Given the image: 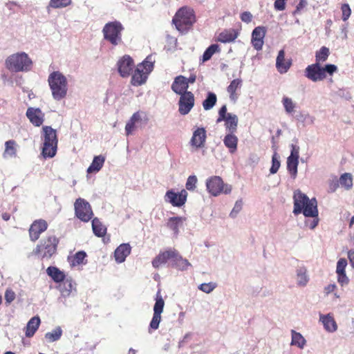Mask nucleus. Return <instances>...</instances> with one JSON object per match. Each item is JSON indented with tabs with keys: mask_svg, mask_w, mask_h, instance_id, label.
<instances>
[{
	"mask_svg": "<svg viewBox=\"0 0 354 354\" xmlns=\"http://www.w3.org/2000/svg\"><path fill=\"white\" fill-rule=\"evenodd\" d=\"M293 200L294 214L298 215L303 213L306 217L314 218L309 225L310 229H314L318 224V209L316 199L315 198L309 199L306 194L299 190H297L294 192Z\"/></svg>",
	"mask_w": 354,
	"mask_h": 354,
	"instance_id": "nucleus-1",
	"label": "nucleus"
},
{
	"mask_svg": "<svg viewBox=\"0 0 354 354\" xmlns=\"http://www.w3.org/2000/svg\"><path fill=\"white\" fill-rule=\"evenodd\" d=\"M196 22L194 10L188 6L178 9L172 19V23L180 32L185 33L190 30Z\"/></svg>",
	"mask_w": 354,
	"mask_h": 354,
	"instance_id": "nucleus-2",
	"label": "nucleus"
},
{
	"mask_svg": "<svg viewBox=\"0 0 354 354\" xmlns=\"http://www.w3.org/2000/svg\"><path fill=\"white\" fill-rule=\"evenodd\" d=\"M48 82L55 100H60L66 96L68 82L62 73L59 71L51 73L48 76Z\"/></svg>",
	"mask_w": 354,
	"mask_h": 354,
	"instance_id": "nucleus-3",
	"label": "nucleus"
},
{
	"mask_svg": "<svg viewBox=\"0 0 354 354\" xmlns=\"http://www.w3.org/2000/svg\"><path fill=\"white\" fill-rule=\"evenodd\" d=\"M5 65L12 72L29 71L32 68V62L26 53H17L7 57Z\"/></svg>",
	"mask_w": 354,
	"mask_h": 354,
	"instance_id": "nucleus-4",
	"label": "nucleus"
},
{
	"mask_svg": "<svg viewBox=\"0 0 354 354\" xmlns=\"http://www.w3.org/2000/svg\"><path fill=\"white\" fill-rule=\"evenodd\" d=\"M337 71V67L334 64H326L322 67L315 63L306 68L305 76L313 82L322 81L326 77V73L332 75Z\"/></svg>",
	"mask_w": 354,
	"mask_h": 354,
	"instance_id": "nucleus-5",
	"label": "nucleus"
},
{
	"mask_svg": "<svg viewBox=\"0 0 354 354\" xmlns=\"http://www.w3.org/2000/svg\"><path fill=\"white\" fill-rule=\"evenodd\" d=\"M59 239L55 235H50L42 239L34 250L36 255L42 259H50L57 251Z\"/></svg>",
	"mask_w": 354,
	"mask_h": 354,
	"instance_id": "nucleus-6",
	"label": "nucleus"
},
{
	"mask_svg": "<svg viewBox=\"0 0 354 354\" xmlns=\"http://www.w3.org/2000/svg\"><path fill=\"white\" fill-rule=\"evenodd\" d=\"M124 28L120 21L109 22L103 28L102 32L105 40L113 46H117L122 42V31Z\"/></svg>",
	"mask_w": 354,
	"mask_h": 354,
	"instance_id": "nucleus-7",
	"label": "nucleus"
},
{
	"mask_svg": "<svg viewBox=\"0 0 354 354\" xmlns=\"http://www.w3.org/2000/svg\"><path fill=\"white\" fill-rule=\"evenodd\" d=\"M153 68V63L148 60V57L139 64L134 71L131 83L133 86H138L145 83L148 75Z\"/></svg>",
	"mask_w": 354,
	"mask_h": 354,
	"instance_id": "nucleus-8",
	"label": "nucleus"
},
{
	"mask_svg": "<svg viewBox=\"0 0 354 354\" xmlns=\"http://www.w3.org/2000/svg\"><path fill=\"white\" fill-rule=\"evenodd\" d=\"M207 192L213 196H218L221 194H228L232 191V186L225 184L223 179L218 176H213L206 180Z\"/></svg>",
	"mask_w": 354,
	"mask_h": 354,
	"instance_id": "nucleus-9",
	"label": "nucleus"
},
{
	"mask_svg": "<svg viewBox=\"0 0 354 354\" xmlns=\"http://www.w3.org/2000/svg\"><path fill=\"white\" fill-rule=\"evenodd\" d=\"M75 216L83 222H88L93 216L91 205L82 198L76 199L74 203Z\"/></svg>",
	"mask_w": 354,
	"mask_h": 354,
	"instance_id": "nucleus-10",
	"label": "nucleus"
},
{
	"mask_svg": "<svg viewBox=\"0 0 354 354\" xmlns=\"http://www.w3.org/2000/svg\"><path fill=\"white\" fill-rule=\"evenodd\" d=\"M188 194L185 189L176 193L172 189L168 190L165 194V201L171 203L174 207H182L187 201Z\"/></svg>",
	"mask_w": 354,
	"mask_h": 354,
	"instance_id": "nucleus-11",
	"label": "nucleus"
},
{
	"mask_svg": "<svg viewBox=\"0 0 354 354\" xmlns=\"http://www.w3.org/2000/svg\"><path fill=\"white\" fill-rule=\"evenodd\" d=\"M195 98L192 92H187L180 95L178 101V111L183 115L188 114L194 106Z\"/></svg>",
	"mask_w": 354,
	"mask_h": 354,
	"instance_id": "nucleus-12",
	"label": "nucleus"
},
{
	"mask_svg": "<svg viewBox=\"0 0 354 354\" xmlns=\"http://www.w3.org/2000/svg\"><path fill=\"white\" fill-rule=\"evenodd\" d=\"M48 223L44 219H37L32 222L28 230L30 241L35 242L40 235L48 228Z\"/></svg>",
	"mask_w": 354,
	"mask_h": 354,
	"instance_id": "nucleus-13",
	"label": "nucleus"
},
{
	"mask_svg": "<svg viewBox=\"0 0 354 354\" xmlns=\"http://www.w3.org/2000/svg\"><path fill=\"white\" fill-rule=\"evenodd\" d=\"M117 67L121 77H129L134 67L133 59L129 55H125L119 59Z\"/></svg>",
	"mask_w": 354,
	"mask_h": 354,
	"instance_id": "nucleus-14",
	"label": "nucleus"
},
{
	"mask_svg": "<svg viewBox=\"0 0 354 354\" xmlns=\"http://www.w3.org/2000/svg\"><path fill=\"white\" fill-rule=\"evenodd\" d=\"M266 33V29L264 26H257L253 30L252 32L251 42L255 50H261L262 49Z\"/></svg>",
	"mask_w": 354,
	"mask_h": 354,
	"instance_id": "nucleus-15",
	"label": "nucleus"
},
{
	"mask_svg": "<svg viewBox=\"0 0 354 354\" xmlns=\"http://www.w3.org/2000/svg\"><path fill=\"white\" fill-rule=\"evenodd\" d=\"M176 257V250L169 249L164 252H161L152 261V266L155 268H158L161 265L171 260L172 262L174 257Z\"/></svg>",
	"mask_w": 354,
	"mask_h": 354,
	"instance_id": "nucleus-16",
	"label": "nucleus"
},
{
	"mask_svg": "<svg viewBox=\"0 0 354 354\" xmlns=\"http://www.w3.org/2000/svg\"><path fill=\"white\" fill-rule=\"evenodd\" d=\"M206 140V131L204 128H197L193 133L192 137L190 140V145L192 147L198 149L203 148L205 146Z\"/></svg>",
	"mask_w": 354,
	"mask_h": 354,
	"instance_id": "nucleus-17",
	"label": "nucleus"
},
{
	"mask_svg": "<svg viewBox=\"0 0 354 354\" xmlns=\"http://www.w3.org/2000/svg\"><path fill=\"white\" fill-rule=\"evenodd\" d=\"M26 117L35 127H40L44 120V114L40 109L29 107L26 111Z\"/></svg>",
	"mask_w": 354,
	"mask_h": 354,
	"instance_id": "nucleus-18",
	"label": "nucleus"
},
{
	"mask_svg": "<svg viewBox=\"0 0 354 354\" xmlns=\"http://www.w3.org/2000/svg\"><path fill=\"white\" fill-rule=\"evenodd\" d=\"M292 65L291 59H285V51L284 50H280L276 59V68L277 71L283 74L286 73Z\"/></svg>",
	"mask_w": 354,
	"mask_h": 354,
	"instance_id": "nucleus-19",
	"label": "nucleus"
},
{
	"mask_svg": "<svg viewBox=\"0 0 354 354\" xmlns=\"http://www.w3.org/2000/svg\"><path fill=\"white\" fill-rule=\"evenodd\" d=\"M43 144L57 145L58 138L56 130L50 126H44L42 127Z\"/></svg>",
	"mask_w": 354,
	"mask_h": 354,
	"instance_id": "nucleus-20",
	"label": "nucleus"
},
{
	"mask_svg": "<svg viewBox=\"0 0 354 354\" xmlns=\"http://www.w3.org/2000/svg\"><path fill=\"white\" fill-rule=\"evenodd\" d=\"M188 82L187 78L183 75L177 76L171 85L172 91L179 95L188 92Z\"/></svg>",
	"mask_w": 354,
	"mask_h": 354,
	"instance_id": "nucleus-21",
	"label": "nucleus"
},
{
	"mask_svg": "<svg viewBox=\"0 0 354 354\" xmlns=\"http://www.w3.org/2000/svg\"><path fill=\"white\" fill-rule=\"evenodd\" d=\"M131 248L129 243H122L120 245L114 252L115 261L118 263H122L125 261L127 257L130 254Z\"/></svg>",
	"mask_w": 354,
	"mask_h": 354,
	"instance_id": "nucleus-22",
	"label": "nucleus"
},
{
	"mask_svg": "<svg viewBox=\"0 0 354 354\" xmlns=\"http://www.w3.org/2000/svg\"><path fill=\"white\" fill-rule=\"evenodd\" d=\"M186 221L185 217L174 216L170 217L166 223V226L173 231L174 234L177 236L179 234V227Z\"/></svg>",
	"mask_w": 354,
	"mask_h": 354,
	"instance_id": "nucleus-23",
	"label": "nucleus"
},
{
	"mask_svg": "<svg viewBox=\"0 0 354 354\" xmlns=\"http://www.w3.org/2000/svg\"><path fill=\"white\" fill-rule=\"evenodd\" d=\"M40 322L41 321L38 316H35L28 321L25 331L27 337H31L35 335L39 327Z\"/></svg>",
	"mask_w": 354,
	"mask_h": 354,
	"instance_id": "nucleus-24",
	"label": "nucleus"
},
{
	"mask_svg": "<svg viewBox=\"0 0 354 354\" xmlns=\"http://www.w3.org/2000/svg\"><path fill=\"white\" fill-rule=\"evenodd\" d=\"M320 320L322 321L326 330L333 333L337 330V323L333 317H332L330 314L326 315H321Z\"/></svg>",
	"mask_w": 354,
	"mask_h": 354,
	"instance_id": "nucleus-25",
	"label": "nucleus"
},
{
	"mask_svg": "<svg viewBox=\"0 0 354 354\" xmlns=\"http://www.w3.org/2000/svg\"><path fill=\"white\" fill-rule=\"evenodd\" d=\"M46 273L55 283H60L66 278L65 274L55 266H49L46 269Z\"/></svg>",
	"mask_w": 354,
	"mask_h": 354,
	"instance_id": "nucleus-26",
	"label": "nucleus"
},
{
	"mask_svg": "<svg viewBox=\"0 0 354 354\" xmlns=\"http://www.w3.org/2000/svg\"><path fill=\"white\" fill-rule=\"evenodd\" d=\"M223 142L225 146L228 148L230 153H234L236 151L238 138L234 133H227L223 139Z\"/></svg>",
	"mask_w": 354,
	"mask_h": 354,
	"instance_id": "nucleus-27",
	"label": "nucleus"
},
{
	"mask_svg": "<svg viewBox=\"0 0 354 354\" xmlns=\"http://www.w3.org/2000/svg\"><path fill=\"white\" fill-rule=\"evenodd\" d=\"M238 37V32L234 29L225 30L218 36V41L222 43L234 41Z\"/></svg>",
	"mask_w": 354,
	"mask_h": 354,
	"instance_id": "nucleus-28",
	"label": "nucleus"
},
{
	"mask_svg": "<svg viewBox=\"0 0 354 354\" xmlns=\"http://www.w3.org/2000/svg\"><path fill=\"white\" fill-rule=\"evenodd\" d=\"M59 285V290L63 297H68L72 291L75 289V283L71 279H65Z\"/></svg>",
	"mask_w": 354,
	"mask_h": 354,
	"instance_id": "nucleus-29",
	"label": "nucleus"
},
{
	"mask_svg": "<svg viewBox=\"0 0 354 354\" xmlns=\"http://www.w3.org/2000/svg\"><path fill=\"white\" fill-rule=\"evenodd\" d=\"M223 121H225V127L229 133H234L236 131L238 117L236 115L229 113L227 117Z\"/></svg>",
	"mask_w": 354,
	"mask_h": 354,
	"instance_id": "nucleus-30",
	"label": "nucleus"
},
{
	"mask_svg": "<svg viewBox=\"0 0 354 354\" xmlns=\"http://www.w3.org/2000/svg\"><path fill=\"white\" fill-rule=\"evenodd\" d=\"M242 86V80L239 78L233 80L227 88V91L230 94L232 100L235 101L237 99L236 91L241 88Z\"/></svg>",
	"mask_w": 354,
	"mask_h": 354,
	"instance_id": "nucleus-31",
	"label": "nucleus"
},
{
	"mask_svg": "<svg viewBox=\"0 0 354 354\" xmlns=\"http://www.w3.org/2000/svg\"><path fill=\"white\" fill-rule=\"evenodd\" d=\"M92 229L94 234L98 237H103L106 233V227L97 218L92 220Z\"/></svg>",
	"mask_w": 354,
	"mask_h": 354,
	"instance_id": "nucleus-32",
	"label": "nucleus"
},
{
	"mask_svg": "<svg viewBox=\"0 0 354 354\" xmlns=\"http://www.w3.org/2000/svg\"><path fill=\"white\" fill-rule=\"evenodd\" d=\"M105 161V158L102 156H95L92 163L87 169V172L91 174L99 171L102 167Z\"/></svg>",
	"mask_w": 354,
	"mask_h": 354,
	"instance_id": "nucleus-33",
	"label": "nucleus"
},
{
	"mask_svg": "<svg viewBox=\"0 0 354 354\" xmlns=\"http://www.w3.org/2000/svg\"><path fill=\"white\" fill-rule=\"evenodd\" d=\"M16 142L13 140L6 141L5 143L4 158L15 157L17 155Z\"/></svg>",
	"mask_w": 354,
	"mask_h": 354,
	"instance_id": "nucleus-34",
	"label": "nucleus"
},
{
	"mask_svg": "<svg viewBox=\"0 0 354 354\" xmlns=\"http://www.w3.org/2000/svg\"><path fill=\"white\" fill-rule=\"evenodd\" d=\"M57 150V145L43 144L41 154L45 158H53Z\"/></svg>",
	"mask_w": 354,
	"mask_h": 354,
	"instance_id": "nucleus-35",
	"label": "nucleus"
},
{
	"mask_svg": "<svg viewBox=\"0 0 354 354\" xmlns=\"http://www.w3.org/2000/svg\"><path fill=\"white\" fill-rule=\"evenodd\" d=\"M217 102V97L214 93L209 92L203 102V107L205 111L212 109Z\"/></svg>",
	"mask_w": 354,
	"mask_h": 354,
	"instance_id": "nucleus-36",
	"label": "nucleus"
},
{
	"mask_svg": "<svg viewBox=\"0 0 354 354\" xmlns=\"http://www.w3.org/2000/svg\"><path fill=\"white\" fill-rule=\"evenodd\" d=\"M330 55L329 49L326 46H322L319 50L316 52L315 54V63L321 64L327 60Z\"/></svg>",
	"mask_w": 354,
	"mask_h": 354,
	"instance_id": "nucleus-37",
	"label": "nucleus"
},
{
	"mask_svg": "<svg viewBox=\"0 0 354 354\" xmlns=\"http://www.w3.org/2000/svg\"><path fill=\"white\" fill-rule=\"evenodd\" d=\"M173 265L176 266L178 269L183 270H186L189 266V262L183 259L176 250V257H174V261L172 262Z\"/></svg>",
	"mask_w": 354,
	"mask_h": 354,
	"instance_id": "nucleus-38",
	"label": "nucleus"
},
{
	"mask_svg": "<svg viewBox=\"0 0 354 354\" xmlns=\"http://www.w3.org/2000/svg\"><path fill=\"white\" fill-rule=\"evenodd\" d=\"M292 340L291 345L297 346L300 348H303L306 344V340L304 337L299 333L294 330H292Z\"/></svg>",
	"mask_w": 354,
	"mask_h": 354,
	"instance_id": "nucleus-39",
	"label": "nucleus"
},
{
	"mask_svg": "<svg viewBox=\"0 0 354 354\" xmlns=\"http://www.w3.org/2000/svg\"><path fill=\"white\" fill-rule=\"evenodd\" d=\"M298 165L299 159L291 158H287V169L293 178L297 176Z\"/></svg>",
	"mask_w": 354,
	"mask_h": 354,
	"instance_id": "nucleus-40",
	"label": "nucleus"
},
{
	"mask_svg": "<svg viewBox=\"0 0 354 354\" xmlns=\"http://www.w3.org/2000/svg\"><path fill=\"white\" fill-rule=\"evenodd\" d=\"M72 3V0H50L47 8H64Z\"/></svg>",
	"mask_w": 354,
	"mask_h": 354,
	"instance_id": "nucleus-41",
	"label": "nucleus"
},
{
	"mask_svg": "<svg viewBox=\"0 0 354 354\" xmlns=\"http://www.w3.org/2000/svg\"><path fill=\"white\" fill-rule=\"evenodd\" d=\"M62 335V330L60 327H57L51 332L45 334V338L48 342H53L60 339Z\"/></svg>",
	"mask_w": 354,
	"mask_h": 354,
	"instance_id": "nucleus-42",
	"label": "nucleus"
},
{
	"mask_svg": "<svg viewBox=\"0 0 354 354\" xmlns=\"http://www.w3.org/2000/svg\"><path fill=\"white\" fill-rule=\"evenodd\" d=\"M220 52V48L218 44L210 45L204 52L203 55V61L206 62L211 59L212 56L216 53Z\"/></svg>",
	"mask_w": 354,
	"mask_h": 354,
	"instance_id": "nucleus-43",
	"label": "nucleus"
},
{
	"mask_svg": "<svg viewBox=\"0 0 354 354\" xmlns=\"http://www.w3.org/2000/svg\"><path fill=\"white\" fill-rule=\"evenodd\" d=\"M339 183L346 189H349L353 186V178L351 174L344 173L339 178Z\"/></svg>",
	"mask_w": 354,
	"mask_h": 354,
	"instance_id": "nucleus-44",
	"label": "nucleus"
},
{
	"mask_svg": "<svg viewBox=\"0 0 354 354\" xmlns=\"http://www.w3.org/2000/svg\"><path fill=\"white\" fill-rule=\"evenodd\" d=\"M281 163L279 161V156L278 153L275 151L272 157V166L270 169V171L271 174H276L279 167H280Z\"/></svg>",
	"mask_w": 354,
	"mask_h": 354,
	"instance_id": "nucleus-45",
	"label": "nucleus"
},
{
	"mask_svg": "<svg viewBox=\"0 0 354 354\" xmlns=\"http://www.w3.org/2000/svg\"><path fill=\"white\" fill-rule=\"evenodd\" d=\"M165 306V301L162 299L161 296L157 295L156 299V303L153 306V313L157 315H160L163 311Z\"/></svg>",
	"mask_w": 354,
	"mask_h": 354,
	"instance_id": "nucleus-46",
	"label": "nucleus"
},
{
	"mask_svg": "<svg viewBox=\"0 0 354 354\" xmlns=\"http://www.w3.org/2000/svg\"><path fill=\"white\" fill-rule=\"evenodd\" d=\"M282 102L285 110L288 113H291L294 111L295 104L290 98L284 97Z\"/></svg>",
	"mask_w": 354,
	"mask_h": 354,
	"instance_id": "nucleus-47",
	"label": "nucleus"
},
{
	"mask_svg": "<svg viewBox=\"0 0 354 354\" xmlns=\"http://www.w3.org/2000/svg\"><path fill=\"white\" fill-rule=\"evenodd\" d=\"M160 321H161V315L153 313L152 319L149 324V333H151V330L158 329L159 327V324H160Z\"/></svg>",
	"mask_w": 354,
	"mask_h": 354,
	"instance_id": "nucleus-48",
	"label": "nucleus"
},
{
	"mask_svg": "<svg viewBox=\"0 0 354 354\" xmlns=\"http://www.w3.org/2000/svg\"><path fill=\"white\" fill-rule=\"evenodd\" d=\"M86 254L84 251L77 252L73 258V265H80L84 263Z\"/></svg>",
	"mask_w": 354,
	"mask_h": 354,
	"instance_id": "nucleus-49",
	"label": "nucleus"
},
{
	"mask_svg": "<svg viewBox=\"0 0 354 354\" xmlns=\"http://www.w3.org/2000/svg\"><path fill=\"white\" fill-rule=\"evenodd\" d=\"M198 179L196 176H189L187 180L185 187L187 190L194 191L196 187Z\"/></svg>",
	"mask_w": 354,
	"mask_h": 354,
	"instance_id": "nucleus-50",
	"label": "nucleus"
},
{
	"mask_svg": "<svg viewBox=\"0 0 354 354\" xmlns=\"http://www.w3.org/2000/svg\"><path fill=\"white\" fill-rule=\"evenodd\" d=\"M308 281L306 271L299 270L297 272V284L300 286H305Z\"/></svg>",
	"mask_w": 354,
	"mask_h": 354,
	"instance_id": "nucleus-51",
	"label": "nucleus"
},
{
	"mask_svg": "<svg viewBox=\"0 0 354 354\" xmlns=\"http://www.w3.org/2000/svg\"><path fill=\"white\" fill-rule=\"evenodd\" d=\"M216 287V284L212 282L209 283H204L201 284L198 286L199 290L201 291L205 292V293H210L212 291H213Z\"/></svg>",
	"mask_w": 354,
	"mask_h": 354,
	"instance_id": "nucleus-52",
	"label": "nucleus"
},
{
	"mask_svg": "<svg viewBox=\"0 0 354 354\" xmlns=\"http://www.w3.org/2000/svg\"><path fill=\"white\" fill-rule=\"evenodd\" d=\"M341 10L342 12V19L344 21L348 20L351 14V10L348 4L344 3L341 6Z\"/></svg>",
	"mask_w": 354,
	"mask_h": 354,
	"instance_id": "nucleus-53",
	"label": "nucleus"
},
{
	"mask_svg": "<svg viewBox=\"0 0 354 354\" xmlns=\"http://www.w3.org/2000/svg\"><path fill=\"white\" fill-rule=\"evenodd\" d=\"M16 297L15 292L10 288H8L5 292V300L6 303L10 304L12 303Z\"/></svg>",
	"mask_w": 354,
	"mask_h": 354,
	"instance_id": "nucleus-54",
	"label": "nucleus"
},
{
	"mask_svg": "<svg viewBox=\"0 0 354 354\" xmlns=\"http://www.w3.org/2000/svg\"><path fill=\"white\" fill-rule=\"evenodd\" d=\"M243 207V201L242 200H238L234 205V208L232 209V212H230V216L234 218L236 216L238 213L242 209Z\"/></svg>",
	"mask_w": 354,
	"mask_h": 354,
	"instance_id": "nucleus-55",
	"label": "nucleus"
},
{
	"mask_svg": "<svg viewBox=\"0 0 354 354\" xmlns=\"http://www.w3.org/2000/svg\"><path fill=\"white\" fill-rule=\"evenodd\" d=\"M347 266V261L342 258L339 259V261L337 263V268H336V272L337 273H342L345 272V268Z\"/></svg>",
	"mask_w": 354,
	"mask_h": 354,
	"instance_id": "nucleus-56",
	"label": "nucleus"
},
{
	"mask_svg": "<svg viewBox=\"0 0 354 354\" xmlns=\"http://www.w3.org/2000/svg\"><path fill=\"white\" fill-rule=\"evenodd\" d=\"M227 106L226 105H223L221 106V108L219 109L218 111V117L216 120V122L219 123L222 122L225 118L227 117Z\"/></svg>",
	"mask_w": 354,
	"mask_h": 354,
	"instance_id": "nucleus-57",
	"label": "nucleus"
},
{
	"mask_svg": "<svg viewBox=\"0 0 354 354\" xmlns=\"http://www.w3.org/2000/svg\"><path fill=\"white\" fill-rule=\"evenodd\" d=\"M136 122H133L129 119V120L127 122L125 126V132L127 136H129L133 133V131L136 129Z\"/></svg>",
	"mask_w": 354,
	"mask_h": 354,
	"instance_id": "nucleus-58",
	"label": "nucleus"
},
{
	"mask_svg": "<svg viewBox=\"0 0 354 354\" xmlns=\"http://www.w3.org/2000/svg\"><path fill=\"white\" fill-rule=\"evenodd\" d=\"M288 0H275L274 7L276 10L283 11L286 9Z\"/></svg>",
	"mask_w": 354,
	"mask_h": 354,
	"instance_id": "nucleus-59",
	"label": "nucleus"
},
{
	"mask_svg": "<svg viewBox=\"0 0 354 354\" xmlns=\"http://www.w3.org/2000/svg\"><path fill=\"white\" fill-rule=\"evenodd\" d=\"M288 158H299V147L296 145H291V153Z\"/></svg>",
	"mask_w": 354,
	"mask_h": 354,
	"instance_id": "nucleus-60",
	"label": "nucleus"
},
{
	"mask_svg": "<svg viewBox=\"0 0 354 354\" xmlns=\"http://www.w3.org/2000/svg\"><path fill=\"white\" fill-rule=\"evenodd\" d=\"M337 281L339 282V283H340L342 286H344V284H348L349 280L346 274V272L337 273Z\"/></svg>",
	"mask_w": 354,
	"mask_h": 354,
	"instance_id": "nucleus-61",
	"label": "nucleus"
},
{
	"mask_svg": "<svg viewBox=\"0 0 354 354\" xmlns=\"http://www.w3.org/2000/svg\"><path fill=\"white\" fill-rule=\"evenodd\" d=\"M240 18L242 21L250 23L252 19V15L250 12L245 11L241 15Z\"/></svg>",
	"mask_w": 354,
	"mask_h": 354,
	"instance_id": "nucleus-62",
	"label": "nucleus"
},
{
	"mask_svg": "<svg viewBox=\"0 0 354 354\" xmlns=\"http://www.w3.org/2000/svg\"><path fill=\"white\" fill-rule=\"evenodd\" d=\"M142 115H145L143 112L137 111L132 115L130 120L136 123H138L142 120Z\"/></svg>",
	"mask_w": 354,
	"mask_h": 354,
	"instance_id": "nucleus-63",
	"label": "nucleus"
},
{
	"mask_svg": "<svg viewBox=\"0 0 354 354\" xmlns=\"http://www.w3.org/2000/svg\"><path fill=\"white\" fill-rule=\"evenodd\" d=\"M336 289L335 284H329L324 288V292L326 295L330 294V292H333Z\"/></svg>",
	"mask_w": 354,
	"mask_h": 354,
	"instance_id": "nucleus-64",
	"label": "nucleus"
}]
</instances>
